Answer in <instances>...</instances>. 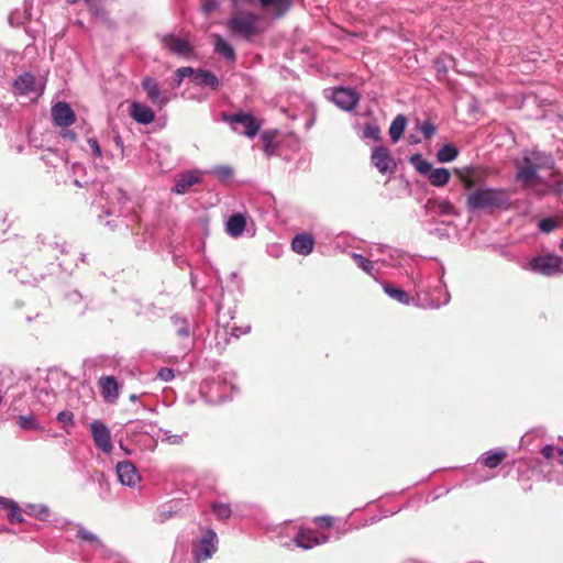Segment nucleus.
<instances>
[{
  "label": "nucleus",
  "mask_w": 563,
  "mask_h": 563,
  "mask_svg": "<svg viewBox=\"0 0 563 563\" xmlns=\"http://www.w3.org/2000/svg\"><path fill=\"white\" fill-rule=\"evenodd\" d=\"M97 1H92L91 3H87L89 5L90 12L95 18L103 19L106 16L104 11L96 4Z\"/></svg>",
  "instance_id": "603ef678"
},
{
  "label": "nucleus",
  "mask_w": 563,
  "mask_h": 563,
  "mask_svg": "<svg viewBox=\"0 0 563 563\" xmlns=\"http://www.w3.org/2000/svg\"><path fill=\"white\" fill-rule=\"evenodd\" d=\"M506 456V451L501 449H495L482 454L478 461L488 468H495L504 461Z\"/></svg>",
  "instance_id": "a878e982"
},
{
  "label": "nucleus",
  "mask_w": 563,
  "mask_h": 563,
  "mask_svg": "<svg viewBox=\"0 0 563 563\" xmlns=\"http://www.w3.org/2000/svg\"><path fill=\"white\" fill-rule=\"evenodd\" d=\"M246 227V219L242 213L232 214L227 223L225 231L232 238H239L243 234Z\"/></svg>",
  "instance_id": "b1692460"
},
{
  "label": "nucleus",
  "mask_w": 563,
  "mask_h": 563,
  "mask_svg": "<svg viewBox=\"0 0 563 563\" xmlns=\"http://www.w3.org/2000/svg\"><path fill=\"white\" fill-rule=\"evenodd\" d=\"M13 92L19 96L40 93L36 89V79L33 74L25 71L19 75L13 81Z\"/></svg>",
  "instance_id": "f3484780"
},
{
  "label": "nucleus",
  "mask_w": 563,
  "mask_h": 563,
  "mask_svg": "<svg viewBox=\"0 0 563 563\" xmlns=\"http://www.w3.org/2000/svg\"><path fill=\"white\" fill-rule=\"evenodd\" d=\"M168 443L170 444H180L183 442V437L179 434H172L166 438Z\"/></svg>",
  "instance_id": "6e6d98bb"
},
{
  "label": "nucleus",
  "mask_w": 563,
  "mask_h": 563,
  "mask_svg": "<svg viewBox=\"0 0 563 563\" xmlns=\"http://www.w3.org/2000/svg\"><path fill=\"white\" fill-rule=\"evenodd\" d=\"M291 1L290 0H276L271 4L269 8H272L277 16H282L284 13H286L290 8Z\"/></svg>",
  "instance_id": "c03bdc74"
},
{
  "label": "nucleus",
  "mask_w": 563,
  "mask_h": 563,
  "mask_svg": "<svg viewBox=\"0 0 563 563\" xmlns=\"http://www.w3.org/2000/svg\"><path fill=\"white\" fill-rule=\"evenodd\" d=\"M275 1H276V0H260V3L262 4V7H264V8H268V7H271V4H272L273 2H275Z\"/></svg>",
  "instance_id": "bf43d9fd"
},
{
  "label": "nucleus",
  "mask_w": 563,
  "mask_h": 563,
  "mask_svg": "<svg viewBox=\"0 0 563 563\" xmlns=\"http://www.w3.org/2000/svg\"><path fill=\"white\" fill-rule=\"evenodd\" d=\"M407 123V118L404 114L396 115L395 119L391 121V124L389 126V136L394 143L400 140L406 130Z\"/></svg>",
  "instance_id": "c85d7f7f"
},
{
  "label": "nucleus",
  "mask_w": 563,
  "mask_h": 563,
  "mask_svg": "<svg viewBox=\"0 0 563 563\" xmlns=\"http://www.w3.org/2000/svg\"><path fill=\"white\" fill-rule=\"evenodd\" d=\"M7 504V498L5 497H0V509L2 508L3 505Z\"/></svg>",
  "instance_id": "e2e57ef3"
},
{
  "label": "nucleus",
  "mask_w": 563,
  "mask_h": 563,
  "mask_svg": "<svg viewBox=\"0 0 563 563\" xmlns=\"http://www.w3.org/2000/svg\"><path fill=\"white\" fill-rule=\"evenodd\" d=\"M314 522L323 529H330L333 526V517L320 516L314 518Z\"/></svg>",
  "instance_id": "8fccbe9b"
},
{
  "label": "nucleus",
  "mask_w": 563,
  "mask_h": 563,
  "mask_svg": "<svg viewBox=\"0 0 563 563\" xmlns=\"http://www.w3.org/2000/svg\"><path fill=\"white\" fill-rule=\"evenodd\" d=\"M214 51L228 60L234 62L236 58L234 48L220 35H214Z\"/></svg>",
  "instance_id": "7c9ffc66"
},
{
  "label": "nucleus",
  "mask_w": 563,
  "mask_h": 563,
  "mask_svg": "<svg viewBox=\"0 0 563 563\" xmlns=\"http://www.w3.org/2000/svg\"><path fill=\"white\" fill-rule=\"evenodd\" d=\"M560 249L563 251V240H562V242L560 243Z\"/></svg>",
  "instance_id": "774afa93"
},
{
  "label": "nucleus",
  "mask_w": 563,
  "mask_h": 563,
  "mask_svg": "<svg viewBox=\"0 0 563 563\" xmlns=\"http://www.w3.org/2000/svg\"><path fill=\"white\" fill-rule=\"evenodd\" d=\"M87 143L96 157H102V152L97 139L90 137L88 139Z\"/></svg>",
  "instance_id": "3c124183"
},
{
  "label": "nucleus",
  "mask_w": 563,
  "mask_h": 563,
  "mask_svg": "<svg viewBox=\"0 0 563 563\" xmlns=\"http://www.w3.org/2000/svg\"><path fill=\"white\" fill-rule=\"evenodd\" d=\"M18 424L23 430H40V423L33 415L19 416Z\"/></svg>",
  "instance_id": "e433bc0d"
},
{
  "label": "nucleus",
  "mask_w": 563,
  "mask_h": 563,
  "mask_svg": "<svg viewBox=\"0 0 563 563\" xmlns=\"http://www.w3.org/2000/svg\"><path fill=\"white\" fill-rule=\"evenodd\" d=\"M523 165L517 170L516 179L522 183L523 186H530L539 180L538 172L540 168L531 163L530 158L523 156Z\"/></svg>",
  "instance_id": "6ab92c4d"
},
{
  "label": "nucleus",
  "mask_w": 563,
  "mask_h": 563,
  "mask_svg": "<svg viewBox=\"0 0 563 563\" xmlns=\"http://www.w3.org/2000/svg\"><path fill=\"white\" fill-rule=\"evenodd\" d=\"M411 279L416 291L415 306L423 309H437L450 301V294L442 280H439L438 285L431 289L424 284L421 276H412Z\"/></svg>",
  "instance_id": "f03ea898"
},
{
  "label": "nucleus",
  "mask_w": 563,
  "mask_h": 563,
  "mask_svg": "<svg viewBox=\"0 0 563 563\" xmlns=\"http://www.w3.org/2000/svg\"><path fill=\"white\" fill-rule=\"evenodd\" d=\"M71 297H76V298L78 297V298H79V297H80V295H79L78 292H74V294L71 295Z\"/></svg>",
  "instance_id": "338daca9"
},
{
  "label": "nucleus",
  "mask_w": 563,
  "mask_h": 563,
  "mask_svg": "<svg viewBox=\"0 0 563 563\" xmlns=\"http://www.w3.org/2000/svg\"><path fill=\"white\" fill-rule=\"evenodd\" d=\"M192 80L195 85L202 88H210L211 90H217L220 86L219 78L213 73L202 68L195 69Z\"/></svg>",
  "instance_id": "412c9836"
},
{
  "label": "nucleus",
  "mask_w": 563,
  "mask_h": 563,
  "mask_svg": "<svg viewBox=\"0 0 563 563\" xmlns=\"http://www.w3.org/2000/svg\"><path fill=\"white\" fill-rule=\"evenodd\" d=\"M363 136L365 139H371L373 141L380 140V129L376 123H366L363 131Z\"/></svg>",
  "instance_id": "79ce46f5"
},
{
  "label": "nucleus",
  "mask_w": 563,
  "mask_h": 563,
  "mask_svg": "<svg viewBox=\"0 0 563 563\" xmlns=\"http://www.w3.org/2000/svg\"><path fill=\"white\" fill-rule=\"evenodd\" d=\"M118 479L122 485L134 487L140 483L141 476L132 462L122 461L115 466Z\"/></svg>",
  "instance_id": "2eb2a0df"
},
{
  "label": "nucleus",
  "mask_w": 563,
  "mask_h": 563,
  "mask_svg": "<svg viewBox=\"0 0 563 563\" xmlns=\"http://www.w3.org/2000/svg\"><path fill=\"white\" fill-rule=\"evenodd\" d=\"M130 399H131V401H136L137 400V396L136 395H131Z\"/></svg>",
  "instance_id": "0e129e2a"
},
{
  "label": "nucleus",
  "mask_w": 563,
  "mask_h": 563,
  "mask_svg": "<svg viewBox=\"0 0 563 563\" xmlns=\"http://www.w3.org/2000/svg\"><path fill=\"white\" fill-rule=\"evenodd\" d=\"M230 31L246 41H252L254 36L262 33L261 16L246 11H236L227 23Z\"/></svg>",
  "instance_id": "20e7f679"
},
{
  "label": "nucleus",
  "mask_w": 563,
  "mask_h": 563,
  "mask_svg": "<svg viewBox=\"0 0 563 563\" xmlns=\"http://www.w3.org/2000/svg\"><path fill=\"white\" fill-rule=\"evenodd\" d=\"M428 180L430 184L434 187H443L445 186L450 178L451 173L448 168L439 167V168H431V172L427 175Z\"/></svg>",
  "instance_id": "cd10ccee"
},
{
  "label": "nucleus",
  "mask_w": 563,
  "mask_h": 563,
  "mask_svg": "<svg viewBox=\"0 0 563 563\" xmlns=\"http://www.w3.org/2000/svg\"><path fill=\"white\" fill-rule=\"evenodd\" d=\"M141 86L145 90L147 99L159 109L164 108L169 102V98L161 90L155 79L144 77Z\"/></svg>",
  "instance_id": "4468645a"
},
{
  "label": "nucleus",
  "mask_w": 563,
  "mask_h": 563,
  "mask_svg": "<svg viewBox=\"0 0 563 563\" xmlns=\"http://www.w3.org/2000/svg\"><path fill=\"white\" fill-rule=\"evenodd\" d=\"M409 162L415 167V169L423 176H427L429 172H431L432 164L423 159L421 154L411 155Z\"/></svg>",
  "instance_id": "72a5a7b5"
},
{
  "label": "nucleus",
  "mask_w": 563,
  "mask_h": 563,
  "mask_svg": "<svg viewBox=\"0 0 563 563\" xmlns=\"http://www.w3.org/2000/svg\"><path fill=\"white\" fill-rule=\"evenodd\" d=\"M420 131L426 140H430L434 135L437 129L431 121H424L420 125Z\"/></svg>",
  "instance_id": "a18cd8bd"
},
{
  "label": "nucleus",
  "mask_w": 563,
  "mask_h": 563,
  "mask_svg": "<svg viewBox=\"0 0 563 563\" xmlns=\"http://www.w3.org/2000/svg\"><path fill=\"white\" fill-rule=\"evenodd\" d=\"M332 101L344 111H352L358 103V93L351 88L336 87L332 91Z\"/></svg>",
  "instance_id": "ddd939ff"
},
{
  "label": "nucleus",
  "mask_w": 563,
  "mask_h": 563,
  "mask_svg": "<svg viewBox=\"0 0 563 563\" xmlns=\"http://www.w3.org/2000/svg\"><path fill=\"white\" fill-rule=\"evenodd\" d=\"M214 7H216L214 3H206L203 5V9H205V11L209 12V11L213 10Z\"/></svg>",
  "instance_id": "052dcab7"
},
{
  "label": "nucleus",
  "mask_w": 563,
  "mask_h": 563,
  "mask_svg": "<svg viewBox=\"0 0 563 563\" xmlns=\"http://www.w3.org/2000/svg\"><path fill=\"white\" fill-rule=\"evenodd\" d=\"M439 210L441 213L443 214H453L454 213V207L453 205L448 201V200H443L439 203Z\"/></svg>",
  "instance_id": "864d4df0"
},
{
  "label": "nucleus",
  "mask_w": 563,
  "mask_h": 563,
  "mask_svg": "<svg viewBox=\"0 0 563 563\" xmlns=\"http://www.w3.org/2000/svg\"><path fill=\"white\" fill-rule=\"evenodd\" d=\"M462 184L468 190L466 208L470 212L507 209L509 195L505 189L479 186L474 172L467 169L461 175Z\"/></svg>",
  "instance_id": "f257e3e1"
},
{
  "label": "nucleus",
  "mask_w": 563,
  "mask_h": 563,
  "mask_svg": "<svg viewBox=\"0 0 563 563\" xmlns=\"http://www.w3.org/2000/svg\"><path fill=\"white\" fill-rule=\"evenodd\" d=\"M57 420L65 426H71L74 423V413L69 410L60 411L57 415Z\"/></svg>",
  "instance_id": "de8ad7c7"
},
{
  "label": "nucleus",
  "mask_w": 563,
  "mask_h": 563,
  "mask_svg": "<svg viewBox=\"0 0 563 563\" xmlns=\"http://www.w3.org/2000/svg\"><path fill=\"white\" fill-rule=\"evenodd\" d=\"M383 288L387 296H389L391 299L398 301L399 303H402L406 306H408L410 303L415 305V297L411 298L407 291H405L400 288H397L390 284H385L383 286Z\"/></svg>",
  "instance_id": "bb28decb"
},
{
  "label": "nucleus",
  "mask_w": 563,
  "mask_h": 563,
  "mask_svg": "<svg viewBox=\"0 0 563 563\" xmlns=\"http://www.w3.org/2000/svg\"><path fill=\"white\" fill-rule=\"evenodd\" d=\"M459 155V150L453 144H445L437 152V159L440 163H451Z\"/></svg>",
  "instance_id": "473e14b6"
},
{
  "label": "nucleus",
  "mask_w": 563,
  "mask_h": 563,
  "mask_svg": "<svg viewBox=\"0 0 563 563\" xmlns=\"http://www.w3.org/2000/svg\"><path fill=\"white\" fill-rule=\"evenodd\" d=\"M541 453L543 455L544 459L547 460H551L554 457L555 453H558L559 455V463L560 464H563V450L560 449V448H555L553 445H545L542 450H541Z\"/></svg>",
  "instance_id": "37998d69"
},
{
  "label": "nucleus",
  "mask_w": 563,
  "mask_h": 563,
  "mask_svg": "<svg viewBox=\"0 0 563 563\" xmlns=\"http://www.w3.org/2000/svg\"><path fill=\"white\" fill-rule=\"evenodd\" d=\"M60 135L63 139H67L71 142H75L77 140V135L74 131L65 129L60 132Z\"/></svg>",
  "instance_id": "5fc2aeb1"
},
{
  "label": "nucleus",
  "mask_w": 563,
  "mask_h": 563,
  "mask_svg": "<svg viewBox=\"0 0 563 563\" xmlns=\"http://www.w3.org/2000/svg\"><path fill=\"white\" fill-rule=\"evenodd\" d=\"M209 173L214 175L221 181H224L232 177L233 169L225 165H219V166H214L212 169H210Z\"/></svg>",
  "instance_id": "ea45409f"
},
{
  "label": "nucleus",
  "mask_w": 563,
  "mask_h": 563,
  "mask_svg": "<svg viewBox=\"0 0 563 563\" xmlns=\"http://www.w3.org/2000/svg\"><path fill=\"white\" fill-rule=\"evenodd\" d=\"M211 508H212L213 514L220 520H227L228 518H230V516L232 514L231 508L228 504L213 503Z\"/></svg>",
  "instance_id": "4c0bfd02"
},
{
  "label": "nucleus",
  "mask_w": 563,
  "mask_h": 563,
  "mask_svg": "<svg viewBox=\"0 0 563 563\" xmlns=\"http://www.w3.org/2000/svg\"><path fill=\"white\" fill-rule=\"evenodd\" d=\"M65 532L68 534V540L76 542L84 551L93 552L100 555H107L109 552V549L102 539L81 523H68L65 528Z\"/></svg>",
  "instance_id": "7ed1b4c3"
},
{
  "label": "nucleus",
  "mask_w": 563,
  "mask_h": 563,
  "mask_svg": "<svg viewBox=\"0 0 563 563\" xmlns=\"http://www.w3.org/2000/svg\"><path fill=\"white\" fill-rule=\"evenodd\" d=\"M236 389L235 384L231 379L221 378L207 379L200 386V391L205 394L207 401L210 404H219L232 398V393Z\"/></svg>",
  "instance_id": "39448f33"
},
{
  "label": "nucleus",
  "mask_w": 563,
  "mask_h": 563,
  "mask_svg": "<svg viewBox=\"0 0 563 563\" xmlns=\"http://www.w3.org/2000/svg\"><path fill=\"white\" fill-rule=\"evenodd\" d=\"M195 74V68L192 67H180L176 69L174 74V87H179L185 78L191 77Z\"/></svg>",
  "instance_id": "58836bf2"
},
{
  "label": "nucleus",
  "mask_w": 563,
  "mask_h": 563,
  "mask_svg": "<svg viewBox=\"0 0 563 563\" xmlns=\"http://www.w3.org/2000/svg\"><path fill=\"white\" fill-rule=\"evenodd\" d=\"M130 114L140 124H150L155 119V112L148 106L134 101L131 104Z\"/></svg>",
  "instance_id": "aec40b11"
},
{
  "label": "nucleus",
  "mask_w": 563,
  "mask_h": 563,
  "mask_svg": "<svg viewBox=\"0 0 563 563\" xmlns=\"http://www.w3.org/2000/svg\"><path fill=\"white\" fill-rule=\"evenodd\" d=\"M176 506L173 501L161 506L155 515V521L165 522L172 518L178 511Z\"/></svg>",
  "instance_id": "c9c22d12"
},
{
  "label": "nucleus",
  "mask_w": 563,
  "mask_h": 563,
  "mask_svg": "<svg viewBox=\"0 0 563 563\" xmlns=\"http://www.w3.org/2000/svg\"><path fill=\"white\" fill-rule=\"evenodd\" d=\"M352 257L360 268L372 275L374 271V264L372 261L365 258L362 254L358 253H353Z\"/></svg>",
  "instance_id": "a19ab883"
},
{
  "label": "nucleus",
  "mask_w": 563,
  "mask_h": 563,
  "mask_svg": "<svg viewBox=\"0 0 563 563\" xmlns=\"http://www.w3.org/2000/svg\"><path fill=\"white\" fill-rule=\"evenodd\" d=\"M328 541V536L319 534L312 530H300L294 538L295 544L303 550H310L317 545L324 544Z\"/></svg>",
  "instance_id": "dca6fc26"
},
{
  "label": "nucleus",
  "mask_w": 563,
  "mask_h": 563,
  "mask_svg": "<svg viewBox=\"0 0 563 563\" xmlns=\"http://www.w3.org/2000/svg\"><path fill=\"white\" fill-rule=\"evenodd\" d=\"M223 121L231 124L234 132L253 137L261 129V122L257 121L252 114L245 112H238L233 114L223 113Z\"/></svg>",
  "instance_id": "0eeeda50"
},
{
  "label": "nucleus",
  "mask_w": 563,
  "mask_h": 563,
  "mask_svg": "<svg viewBox=\"0 0 563 563\" xmlns=\"http://www.w3.org/2000/svg\"><path fill=\"white\" fill-rule=\"evenodd\" d=\"M174 377V371L169 367H162L157 373V378L166 383L173 380Z\"/></svg>",
  "instance_id": "09e8293b"
},
{
  "label": "nucleus",
  "mask_w": 563,
  "mask_h": 563,
  "mask_svg": "<svg viewBox=\"0 0 563 563\" xmlns=\"http://www.w3.org/2000/svg\"><path fill=\"white\" fill-rule=\"evenodd\" d=\"M74 183H75V185H76V186H78V187H82V184H81L79 180L75 179V181H74Z\"/></svg>",
  "instance_id": "69168bd1"
},
{
  "label": "nucleus",
  "mask_w": 563,
  "mask_h": 563,
  "mask_svg": "<svg viewBox=\"0 0 563 563\" xmlns=\"http://www.w3.org/2000/svg\"><path fill=\"white\" fill-rule=\"evenodd\" d=\"M218 536L212 529H208L203 532L200 539L192 544V556L195 563H205L218 550Z\"/></svg>",
  "instance_id": "6e6552de"
},
{
  "label": "nucleus",
  "mask_w": 563,
  "mask_h": 563,
  "mask_svg": "<svg viewBox=\"0 0 563 563\" xmlns=\"http://www.w3.org/2000/svg\"><path fill=\"white\" fill-rule=\"evenodd\" d=\"M24 511L41 521H48L51 517V510L44 504H27Z\"/></svg>",
  "instance_id": "2f4dec72"
},
{
  "label": "nucleus",
  "mask_w": 563,
  "mask_h": 563,
  "mask_svg": "<svg viewBox=\"0 0 563 563\" xmlns=\"http://www.w3.org/2000/svg\"><path fill=\"white\" fill-rule=\"evenodd\" d=\"M371 163L383 174H393L396 169V161L385 146H375L372 150Z\"/></svg>",
  "instance_id": "9d476101"
},
{
  "label": "nucleus",
  "mask_w": 563,
  "mask_h": 563,
  "mask_svg": "<svg viewBox=\"0 0 563 563\" xmlns=\"http://www.w3.org/2000/svg\"><path fill=\"white\" fill-rule=\"evenodd\" d=\"M114 143L117 146H119L120 148H123V142H122V139L120 135H115L114 136Z\"/></svg>",
  "instance_id": "13d9d810"
},
{
  "label": "nucleus",
  "mask_w": 563,
  "mask_h": 563,
  "mask_svg": "<svg viewBox=\"0 0 563 563\" xmlns=\"http://www.w3.org/2000/svg\"><path fill=\"white\" fill-rule=\"evenodd\" d=\"M561 265L562 260L560 256L548 253L532 257L527 268L536 274L550 277L562 272Z\"/></svg>",
  "instance_id": "1a4fd4ad"
},
{
  "label": "nucleus",
  "mask_w": 563,
  "mask_h": 563,
  "mask_svg": "<svg viewBox=\"0 0 563 563\" xmlns=\"http://www.w3.org/2000/svg\"><path fill=\"white\" fill-rule=\"evenodd\" d=\"M538 225L542 232L550 233L558 227V223L552 218H544Z\"/></svg>",
  "instance_id": "49530a36"
},
{
  "label": "nucleus",
  "mask_w": 563,
  "mask_h": 563,
  "mask_svg": "<svg viewBox=\"0 0 563 563\" xmlns=\"http://www.w3.org/2000/svg\"><path fill=\"white\" fill-rule=\"evenodd\" d=\"M202 176L203 173L197 168L188 169L184 173L176 175L175 185L172 188V192L176 195L186 194L190 187L202 181Z\"/></svg>",
  "instance_id": "9b49d317"
},
{
  "label": "nucleus",
  "mask_w": 563,
  "mask_h": 563,
  "mask_svg": "<svg viewBox=\"0 0 563 563\" xmlns=\"http://www.w3.org/2000/svg\"><path fill=\"white\" fill-rule=\"evenodd\" d=\"M250 328L247 327L244 331L240 330L239 328H234L232 334L235 338H239L241 334L247 333Z\"/></svg>",
  "instance_id": "4d7b16f0"
},
{
  "label": "nucleus",
  "mask_w": 563,
  "mask_h": 563,
  "mask_svg": "<svg viewBox=\"0 0 563 563\" xmlns=\"http://www.w3.org/2000/svg\"><path fill=\"white\" fill-rule=\"evenodd\" d=\"M161 43L169 53L185 60L197 58V52L187 37H181L174 33H168L161 37Z\"/></svg>",
  "instance_id": "423d86ee"
},
{
  "label": "nucleus",
  "mask_w": 563,
  "mask_h": 563,
  "mask_svg": "<svg viewBox=\"0 0 563 563\" xmlns=\"http://www.w3.org/2000/svg\"><path fill=\"white\" fill-rule=\"evenodd\" d=\"M1 509H9L8 519L11 523H20L24 520L21 509L14 500L7 498V504Z\"/></svg>",
  "instance_id": "f704fd0d"
},
{
  "label": "nucleus",
  "mask_w": 563,
  "mask_h": 563,
  "mask_svg": "<svg viewBox=\"0 0 563 563\" xmlns=\"http://www.w3.org/2000/svg\"><path fill=\"white\" fill-rule=\"evenodd\" d=\"M102 396L110 401L119 397V384L113 376H102L99 379Z\"/></svg>",
  "instance_id": "393cba45"
},
{
  "label": "nucleus",
  "mask_w": 563,
  "mask_h": 563,
  "mask_svg": "<svg viewBox=\"0 0 563 563\" xmlns=\"http://www.w3.org/2000/svg\"><path fill=\"white\" fill-rule=\"evenodd\" d=\"M314 246V239L308 233H299L291 241V250L299 254L307 256L311 254Z\"/></svg>",
  "instance_id": "4be33fe9"
},
{
  "label": "nucleus",
  "mask_w": 563,
  "mask_h": 563,
  "mask_svg": "<svg viewBox=\"0 0 563 563\" xmlns=\"http://www.w3.org/2000/svg\"><path fill=\"white\" fill-rule=\"evenodd\" d=\"M526 158H530L540 169H550L554 166L553 157L550 154L540 151H533Z\"/></svg>",
  "instance_id": "c756f323"
},
{
  "label": "nucleus",
  "mask_w": 563,
  "mask_h": 563,
  "mask_svg": "<svg viewBox=\"0 0 563 563\" xmlns=\"http://www.w3.org/2000/svg\"><path fill=\"white\" fill-rule=\"evenodd\" d=\"M170 323L175 330L176 335L180 340L190 341V339L194 334V331H192L190 321L187 318H185L180 314H173L170 317Z\"/></svg>",
  "instance_id": "5701e85b"
},
{
  "label": "nucleus",
  "mask_w": 563,
  "mask_h": 563,
  "mask_svg": "<svg viewBox=\"0 0 563 563\" xmlns=\"http://www.w3.org/2000/svg\"><path fill=\"white\" fill-rule=\"evenodd\" d=\"M9 21H10V23H11L12 25H14V24H16V25H18V24L20 23L19 21H16V22H15V13L10 14V16H9Z\"/></svg>",
  "instance_id": "680f3d73"
},
{
  "label": "nucleus",
  "mask_w": 563,
  "mask_h": 563,
  "mask_svg": "<svg viewBox=\"0 0 563 563\" xmlns=\"http://www.w3.org/2000/svg\"><path fill=\"white\" fill-rule=\"evenodd\" d=\"M90 431L96 446L109 454L113 449L109 428L101 421L95 420L90 423Z\"/></svg>",
  "instance_id": "f8f14e48"
},
{
  "label": "nucleus",
  "mask_w": 563,
  "mask_h": 563,
  "mask_svg": "<svg viewBox=\"0 0 563 563\" xmlns=\"http://www.w3.org/2000/svg\"><path fill=\"white\" fill-rule=\"evenodd\" d=\"M52 117L55 124L62 128L71 125L76 119L74 110L66 102H57L52 108Z\"/></svg>",
  "instance_id": "a211bd4d"
}]
</instances>
